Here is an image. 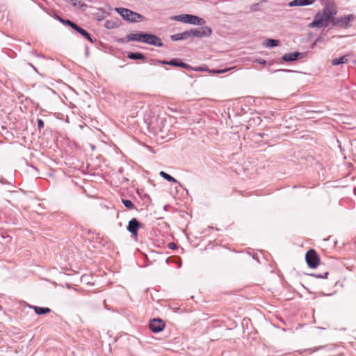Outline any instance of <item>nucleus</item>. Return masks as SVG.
<instances>
[{"mask_svg":"<svg viewBox=\"0 0 356 356\" xmlns=\"http://www.w3.org/2000/svg\"><path fill=\"white\" fill-rule=\"evenodd\" d=\"M337 14L335 9L325 7L322 11L318 12L314 17L313 21L309 24V28L326 27L328 23H332V18Z\"/></svg>","mask_w":356,"mask_h":356,"instance_id":"obj_1","label":"nucleus"},{"mask_svg":"<svg viewBox=\"0 0 356 356\" xmlns=\"http://www.w3.org/2000/svg\"><path fill=\"white\" fill-rule=\"evenodd\" d=\"M115 11L122 17V19L129 22H141L145 17L138 13L134 12L124 8H116Z\"/></svg>","mask_w":356,"mask_h":356,"instance_id":"obj_2","label":"nucleus"},{"mask_svg":"<svg viewBox=\"0 0 356 356\" xmlns=\"http://www.w3.org/2000/svg\"><path fill=\"white\" fill-rule=\"evenodd\" d=\"M355 19V17L353 14L345 15L340 17H335L333 16L332 18V26L339 27L341 29H348L351 26V22Z\"/></svg>","mask_w":356,"mask_h":356,"instance_id":"obj_3","label":"nucleus"},{"mask_svg":"<svg viewBox=\"0 0 356 356\" xmlns=\"http://www.w3.org/2000/svg\"><path fill=\"white\" fill-rule=\"evenodd\" d=\"M190 38H202L209 37L212 33V30L209 26H203L200 28H194L189 30Z\"/></svg>","mask_w":356,"mask_h":356,"instance_id":"obj_4","label":"nucleus"},{"mask_svg":"<svg viewBox=\"0 0 356 356\" xmlns=\"http://www.w3.org/2000/svg\"><path fill=\"white\" fill-rule=\"evenodd\" d=\"M305 260L308 266L311 268H316L320 263V257L313 249H310L307 252Z\"/></svg>","mask_w":356,"mask_h":356,"instance_id":"obj_5","label":"nucleus"},{"mask_svg":"<svg viewBox=\"0 0 356 356\" xmlns=\"http://www.w3.org/2000/svg\"><path fill=\"white\" fill-rule=\"evenodd\" d=\"M144 43L158 47H161L163 46V43L159 37L154 34L148 33H146Z\"/></svg>","mask_w":356,"mask_h":356,"instance_id":"obj_6","label":"nucleus"},{"mask_svg":"<svg viewBox=\"0 0 356 356\" xmlns=\"http://www.w3.org/2000/svg\"><path fill=\"white\" fill-rule=\"evenodd\" d=\"M140 227V222L136 218H133L129 221L127 229L131 234L132 236L137 237Z\"/></svg>","mask_w":356,"mask_h":356,"instance_id":"obj_7","label":"nucleus"},{"mask_svg":"<svg viewBox=\"0 0 356 356\" xmlns=\"http://www.w3.org/2000/svg\"><path fill=\"white\" fill-rule=\"evenodd\" d=\"M165 323L160 318H154L149 321V329L154 333L162 331L165 327Z\"/></svg>","mask_w":356,"mask_h":356,"instance_id":"obj_8","label":"nucleus"},{"mask_svg":"<svg viewBox=\"0 0 356 356\" xmlns=\"http://www.w3.org/2000/svg\"><path fill=\"white\" fill-rule=\"evenodd\" d=\"M146 32H138V33H131L127 35V41H136L140 42H145Z\"/></svg>","mask_w":356,"mask_h":356,"instance_id":"obj_9","label":"nucleus"},{"mask_svg":"<svg viewBox=\"0 0 356 356\" xmlns=\"http://www.w3.org/2000/svg\"><path fill=\"white\" fill-rule=\"evenodd\" d=\"M74 30L76 31L77 33H80L82 36L86 38L91 43H94L96 41V39H93L86 30H84L77 24L74 26Z\"/></svg>","mask_w":356,"mask_h":356,"instance_id":"obj_10","label":"nucleus"},{"mask_svg":"<svg viewBox=\"0 0 356 356\" xmlns=\"http://www.w3.org/2000/svg\"><path fill=\"white\" fill-rule=\"evenodd\" d=\"M188 38H190L189 30L188 31H184L182 33L174 34V35H172L170 36V39L172 41H179V40H187Z\"/></svg>","mask_w":356,"mask_h":356,"instance_id":"obj_11","label":"nucleus"},{"mask_svg":"<svg viewBox=\"0 0 356 356\" xmlns=\"http://www.w3.org/2000/svg\"><path fill=\"white\" fill-rule=\"evenodd\" d=\"M300 56L301 54L299 52H291L283 55L282 59L285 62H291L298 60L300 57Z\"/></svg>","mask_w":356,"mask_h":356,"instance_id":"obj_12","label":"nucleus"},{"mask_svg":"<svg viewBox=\"0 0 356 356\" xmlns=\"http://www.w3.org/2000/svg\"><path fill=\"white\" fill-rule=\"evenodd\" d=\"M188 19V24H190L203 26L205 24V20L203 18L195 15H191Z\"/></svg>","mask_w":356,"mask_h":356,"instance_id":"obj_13","label":"nucleus"},{"mask_svg":"<svg viewBox=\"0 0 356 356\" xmlns=\"http://www.w3.org/2000/svg\"><path fill=\"white\" fill-rule=\"evenodd\" d=\"M314 1V0H293L289 3V6L291 7L308 6L313 3Z\"/></svg>","mask_w":356,"mask_h":356,"instance_id":"obj_14","label":"nucleus"},{"mask_svg":"<svg viewBox=\"0 0 356 356\" xmlns=\"http://www.w3.org/2000/svg\"><path fill=\"white\" fill-rule=\"evenodd\" d=\"M156 62L160 64L163 65H168L174 67H179L180 64L181 63V60H180L179 58H173L171 59L169 61L167 60H156Z\"/></svg>","mask_w":356,"mask_h":356,"instance_id":"obj_15","label":"nucleus"},{"mask_svg":"<svg viewBox=\"0 0 356 356\" xmlns=\"http://www.w3.org/2000/svg\"><path fill=\"white\" fill-rule=\"evenodd\" d=\"M348 58H349L348 55H344L339 58H334L332 60V65H339L341 64L347 63L348 62Z\"/></svg>","mask_w":356,"mask_h":356,"instance_id":"obj_16","label":"nucleus"},{"mask_svg":"<svg viewBox=\"0 0 356 356\" xmlns=\"http://www.w3.org/2000/svg\"><path fill=\"white\" fill-rule=\"evenodd\" d=\"M33 309L34 312L38 315H44L49 314L51 312V309L49 307H41L39 306H33Z\"/></svg>","mask_w":356,"mask_h":356,"instance_id":"obj_17","label":"nucleus"},{"mask_svg":"<svg viewBox=\"0 0 356 356\" xmlns=\"http://www.w3.org/2000/svg\"><path fill=\"white\" fill-rule=\"evenodd\" d=\"M127 58L131 60H145V56L140 52H128Z\"/></svg>","mask_w":356,"mask_h":356,"instance_id":"obj_18","label":"nucleus"},{"mask_svg":"<svg viewBox=\"0 0 356 356\" xmlns=\"http://www.w3.org/2000/svg\"><path fill=\"white\" fill-rule=\"evenodd\" d=\"M190 15H189V14L179 15L173 16L172 17V19L175 21L188 24V19H189L188 18L190 17Z\"/></svg>","mask_w":356,"mask_h":356,"instance_id":"obj_19","label":"nucleus"},{"mask_svg":"<svg viewBox=\"0 0 356 356\" xmlns=\"http://www.w3.org/2000/svg\"><path fill=\"white\" fill-rule=\"evenodd\" d=\"M159 175L163 179H166L168 181L173 182V183H177L178 182L176 179H175L173 177H172L171 175H170L169 174H168V173H166V172H165L163 171H161Z\"/></svg>","mask_w":356,"mask_h":356,"instance_id":"obj_20","label":"nucleus"},{"mask_svg":"<svg viewBox=\"0 0 356 356\" xmlns=\"http://www.w3.org/2000/svg\"><path fill=\"white\" fill-rule=\"evenodd\" d=\"M279 44V40L274 39H268L266 40V47L268 48H272L276 47Z\"/></svg>","mask_w":356,"mask_h":356,"instance_id":"obj_21","label":"nucleus"},{"mask_svg":"<svg viewBox=\"0 0 356 356\" xmlns=\"http://www.w3.org/2000/svg\"><path fill=\"white\" fill-rule=\"evenodd\" d=\"M122 202L124 204V206L128 209H135L134 203L129 200L122 199Z\"/></svg>","mask_w":356,"mask_h":356,"instance_id":"obj_22","label":"nucleus"},{"mask_svg":"<svg viewBox=\"0 0 356 356\" xmlns=\"http://www.w3.org/2000/svg\"><path fill=\"white\" fill-rule=\"evenodd\" d=\"M104 26L108 29H113L117 28L118 26V25L116 22L109 21V20H107L105 22Z\"/></svg>","mask_w":356,"mask_h":356,"instance_id":"obj_23","label":"nucleus"},{"mask_svg":"<svg viewBox=\"0 0 356 356\" xmlns=\"http://www.w3.org/2000/svg\"><path fill=\"white\" fill-rule=\"evenodd\" d=\"M62 23L63 24H65V25H68L69 26H70L72 29H74V26L76 25V24H75L74 22L70 21V19H64V20H62Z\"/></svg>","mask_w":356,"mask_h":356,"instance_id":"obj_24","label":"nucleus"},{"mask_svg":"<svg viewBox=\"0 0 356 356\" xmlns=\"http://www.w3.org/2000/svg\"><path fill=\"white\" fill-rule=\"evenodd\" d=\"M76 7L85 10L87 8V5L82 1H78Z\"/></svg>","mask_w":356,"mask_h":356,"instance_id":"obj_25","label":"nucleus"},{"mask_svg":"<svg viewBox=\"0 0 356 356\" xmlns=\"http://www.w3.org/2000/svg\"><path fill=\"white\" fill-rule=\"evenodd\" d=\"M328 275V273L326 272L323 275L318 274V273H312L311 274L312 276L317 278H325L327 277V275Z\"/></svg>","mask_w":356,"mask_h":356,"instance_id":"obj_26","label":"nucleus"},{"mask_svg":"<svg viewBox=\"0 0 356 356\" xmlns=\"http://www.w3.org/2000/svg\"><path fill=\"white\" fill-rule=\"evenodd\" d=\"M180 67L184 68V69H186V70H193V69L195 68V67H193L192 66H191L188 64L185 63H184L182 61H181V63L180 64Z\"/></svg>","mask_w":356,"mask_h":356,"instance_id":"obj_27","label":"nucleus"},{"mask_svg":"<svg viewBox=\"0 0 356 356\" xmlns=\"http://www.w3.org/2000/svg\"><path fill=\"white\" fill-rule=\"evenodd\" d=\"M37 122H38V128L39 131H40L44 126V121L42 119H38Z\"/></svg>","mask_w":356,"mask_h":356,"instance_id":"obj_28","label":"nucleus"},{"mask_svg":"<svg viewBox=\"0 0 356 356\" xmlns=\"http://www.w3.org/2000/svg\"><path fill=\"white\" fill-rule=\"evenodd\" d=\"M229 69L228 68H226V69H223V70H213V73H216V74H222V73H225L227 71H229Z\"/></svg>","mask_w":356,"mask_h":356,"instance_id":"obj_29","label":"nucleus"},{"mask_svg":"<svg viewBox=\"0 0 356 356\" xmlns=\"http://www.w3.org/2000/svg\"><path fill=\"white\" fill-rule=\"evenodd\" d=\"M254 62L255 63H259V64H261V65H265L266 64V60L263 59V58H257V59H255L254 60Z\"/></svg>","mask_w":356,"mask_h":356,"instance_id":"obj_30","label":"nucleus"},{"mask_svg":"<svg viewBox=\"0 0 356 356\" xmlns=\"http://www.w3.org/2000/svg\"><path fill=\"white\" fill-rule=\"evenodd\" d=\"M193 71H206L207 69L204 67H195L194 69H193Z\"/></svg>","mask_w":356,"mask_h":356,"instance_id":"obj_31","label":"nucleus"},{"mask_svg":"<svg viewBox=\"0 0 356 356\" xmlns=\"http://www.w3.org/2000/svg\"><path fill=\"white\" fill-rule=\"evenodd\" d=\"M79 0H68L67 1L71 3L73 6H76V3Z\"/></svg>","mask_w":356,"mask_h":356,"instance_id":"obj_32","label":"nucleus"},{"mask_svg":"<svg viewBox=\"0 0 356 356\" xmlns=\"http://www.w3.org/2000/svg\"><path fill=\"white\" fill-rule=\"evenodd\" d=\"M168 246L170 249H175L176 248V245L174 243H170L168 244Z\"/></svg>","mask_w":356,"mask_h":356,"instance_id":"obj_33","label":"nucleus"},{"mask_svg":"<svg viewBox=\"0 0 356 356\" xmlns=\"http://www.w3.org/2000/svg\"><path fill=\"white\" fill-rule=\"evenodd\" d=\"M86 56L89 55V47L87 45H86Z\"/></svg>","mask_w":356,"mask_h":356,"instance_id":"obj_34","label":"nucleus"},{"mask_svg":"<svg viewBox=\"0 0 356 356\" xmlns=\"http://www.w3.org/2000/svg\"><path fill=\"white\" fill-rule=\"evenodd\" d=\"M258 136L261 138H264L265 136H266V134L265 133H259Z\"/></svg>","mask_w":356,"mask_h":356,"instance_id":"obj_35","label":"nucleus"},{"mask_svg":"<svg viewBox=\"0 0 356 356\" xmlns=\"http://www.w3.org/2000/svg\"><path fill=\"white\" fill-rule=\"evenodd\" d=\"M57 19L60 22H62V20H64L63 18H61L59 16H57Z\"/></svg>","mask_w":356,"mask_h":356,"instance_id":"obj_36","label":"nucleus"},{"mask_svg":"<svg viewBox=\"0 0 356 356\" xmlns=\"http://www.w3.org/2000/svg\"><path fill=\"white\" fill-rule=\"evenodd\" d=\"M119 42H124V40L123 38H120L118 40Z\"/></svg>","mask_w":356,"mask_h":356,"instance_id":"obj_37","label":"nucleus"},{"mask_svg":"<svg viewBox=\"0 0 356 356\" xmlns=\"http://www.w3.org/2000/svg\"><path fill=\"white\" fill-rule=\"evenodd\" d=\"M31 65L34 69L35 71H36V72L38 71L37 69L33 65H32L31 64Z\"/></svg>","mask_w":356,"mask_h":356,"instance_id":"obj_38","label":"nucleus"}]
</instances>
